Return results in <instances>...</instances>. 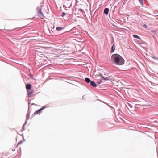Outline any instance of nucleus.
Segmentation results:
<instances>
[{
  "label": "nucleus",
  "mask_w": 158,
  "mask_h": 158,
  "mask_svg": "<svg viewBox=\"0 0 158 158\" xmlns=\"http://www.w3.org/2000/svg\"><path fill=\"white\" fill-rule=\"evenodd\" d=\"M133 36L135 38H138V39H140V38L139 36L136 35H133Z\"/></svg>",
  "instance_id": "12"
},
{
  "label": "nucleus",
  "mask_w": 158,
  "mask_h": 158,
  "mask_svg": "<svg viewBox=\"0 0 158 158\" xmlns=\"http://www.w3.org/2000/svg\"><path fill=\"white\" fill-rule=\"evenodd\" d=\"M31 85L30 84H28L26 85V89L27 90H30L31 89Z\"/></svg>",
  "instance_id": "5"
},
{
  "label": "nucleus",
  "mask_w": 158,
  "mask_h": 158,
  "mask_svg": "<svg viewBox=\"0 0 158 158\" xmlns=\"http://www.w3.org/2000/svg\"><path fill=\"white\" fill-rule=\"evenodd\" d=\"M90 85L94 87H96L97 86V85L95 82L94 81H91L90 82Z\"/></svg>",
  "instance_id": "6"
},
{
  "label": "nucleus",
  "mask_w": 158,
  "mask_h": 158,
  "mask_svg": "<svg viewBox=\"0 0 158 158\" xmlns=\"http://www.w3.org/2000/svg\"><path fill=\"white\" fill-rule=\"evenodd\" d=\"M111 60L118 65H122L124 63L123 59L120 55L117 54L113 55L111 57Z\"/></svg>",
  "instance_id": "1"
},
{
  "label": "nucleus",
  "mask_w": 158,
  "mask_h": 158,
  "mask_svg": "<svg viewBox=\"0 0 158 158\" xmlns=\"http://www.w3.org/2000/svg\"><path fill=\"white\" fill-rule=\"evenodd\" d=\"M114 44L111 47V52H114V50L115 49V48L114 47Z\"/></svg>",
  "instance_id": "11"
},
{
  "label": "nucleus",
  "mask_w": 158,
  "mask_h": 158,
  "mask_svg": "<svg viewBox=\"0 0 158 158\" xmlns=\"http://www.w3.org/2000/svg\"><path fill=\"white\" fill-rule=\"evenodd\" d=\"M102 82V81L101 80H99L98 82H97V83H98V84H100L101 82Z\"/></svg>",
  "instance_id": "15"
},
{
  "label": "nucleus",
  "mask_w": 158,
  "mask_h": 158,
  "mask_svg": "<svg viewBox=\"0 0 158 158\" xmlns=\"http://www.w3.org/2000/svg\"><path fill=\"white\" fill-rule=\"evenodd\" d=\"M65 14H65V13H63V15H62V16L63 17V16H64V15H65Z\"/></svg>",
  "instance_id": "18"
},
{
  "label": "nucleus",
  "mask_w": 158,
  "mask_h": 158,
  "mask_svg": "<svg viewBox=\"0 0 158 158\" xmlns=\"http://www.w3.org/2000/svg\"><path fill=\"white\" fill-rule=\"evenodd\" d=\"M85 81L87 83H90V82L91 81L90 79L88 78H85Z\"/></svg>",
  "instance_id": "10"
},
{
  "label": "nucleus",
  "mask_w": 158,
  "mask_h": 158,
  "mask_svg": "<svg viewBox=\"0 0 158 158\" xmlns=\"http://www.w3.org/2000/svg\"><path fill=\"white\" fill-rule=\"evenodd\" d=\"M109 11V9L108 8H106L104 10V13L106 14L107 15L108 14Z\"/></svg>",
  "instance_id": "8"
},
{
  "label": "nucleus",
  "mask_w": 158,
  "mask_h": 158,
  "mask_svg": "<svg viewBox=\"0 0 158 158\" xmlns=\"http://www.w3.org/2000/svg\"><path fill=\"white\" fill-rule=\"evenodd\" d=\"M62 29V28L59 27H57L56 28V29L58 31H60Z\"/></svg>",
  "instance_id": "13"
},
{
  "label": "nucleus",
  "mask_w": 158,
  "mask_h": 158,
  "mask_svg": "<svg viewBox=\"0 0 158 158\" xmlns=\"http://www.w3.org/2000/svg\"><path fill=\"white\" fill-rule=\"evenodd\" d=\"M34 92V90H31V91H28L27 92V95L29 96H31L32 94Z\"/></svg>",
  "instance_id": "7"
},
{
  "label": "nucleus",
  "mask_w": 158,
  "mask_h": 158,
  "mask_svg": "<svg viewBox=\"0 0 158 158\" xmlns=\"http://www.w3.org/2000/svg\"><path fill=\"white\" fill-rule=\"evenodd\" d=\"M152 58L158 60V58H156L154 57H152Z\"/></svg>",
  "instance_id": "19"
},
{
  "label": "nucleus",
  "mask_w": 158,
  "mask_h": 158,
  "mask_svg": "<svg viewBox=\"0 0 158 158\" xmlns=\"http://www.w3.org/2000/svg\"><path fill=\"white\" fill-rule=\"evenodd\" d=\"M139 1L141 3H143V0H139Z\"/></svg>",
  "instance_id": "17"
},
{
  "label": "nucleus",
  "mask_w": 158,
  "mask_h": 158,
  "mask_svg": "<svg viewBox=\"0 0 158 158\" xmlns=\"http://www.w3.org/2000/svg\"><path fill=\"white\" fill-rule=\"evenodd\" d=\"M46 107V106H44L38 110L34 113L33 114L36 115L38 114V113H40L42 110L45 109Z\"/></svg>",
  "instance_id": "2"
},
{
  "label": "nucleus",
  "mask_w": 158,
  "mask_h": 158,
  "mask_svg": "<svg viewBox=\"0 0 158 158\" xmlns=\"http://www.w3.org/2000/svg\"><path fill=\"white\" fill-rule=\"evenodd\" d=\"M30 116V114L28 113H27V119H29V118Z\"/></svg>",
  "instance_id": "14"
},
{
  "label": "nucleus",
  "mask_w": 158,
  "mask_h": 158,
  "mask_svg": "<svg viewBox=\"0 0 158 158\" xmlns=\"http://www.w3.org/2000/svg\"><path fill=\"white\" fill-rule=\"evenodd\" d=\"M38 15L39 17H40L42 19H43L44 18V14L42 12V11H41L38 14Z\"/></svg>",
  "instance_id": "4"
},
{
  "label": "nucleus",
  "mask_w": 158,
  "mask_h": 158,
  "mask_svg": "<svg viewBox=\"0 0 158 158\" xmlns=\"http://www.w3.org/2000/svg\"><path fill=\"white\" fill-rule=\"evenodd\" d=\"M97 76H99L98 75H97ZM100 76V77L102 78V79L105 80V81H108L109 80V78L108 77H105L102 74H100L99 75Z\"/></svg>",
  "instance_id": "3"
},
{
  "label": "nucleus",
  "mask_w": 158,
  "mask_h": 158,
  "mask_svg": "<svg viewBox=\"0 0 158 158\" xmlns=\"http://www.w3.org/2000/svg\"><path fill=\"white\" fill-rule=\"evenodd\" d=\"M15 149H12V150L13 151H15Z\"/></svg>",
  "instance_id": "20"
},
{
  "label": "nucleus",
  "mask_w": 158,
  "mask_h": 158,
  "mask_svg": "<svg viewBox=\"0 0 158 158\" xmlns=\"http://www.w3.org/2000/svg\"><path fill=\"white\" fill-rule=\"evenodd\" d=\"M36 9L38 14L41 11L42 8L41 7H37Z\"/></svg>",
  "instance_id": "9"
},
{
  "label": "nucleus",
  "mask_w": 158,
  "mask_h": 158,
  "mask_svg": "<svg viewBox=\"0 0 158 158\" xmlns=\"http://www.w3.org/2000/svg\"><path fill=\"white\" fill-rule=\"evenodd\" d=\"M23 143V141H20V142H19L18 143V144H17V145H18L19 144H21L22 143Z\"/></svg>",
  "instance_id": "16"
}]
</instances>
